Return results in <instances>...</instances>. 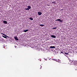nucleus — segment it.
<instances>
[{"instance_id":"obj_1","label":"nucleus","mask_w":77,"mask_h":77,"mask_svg":"<svg viewBox=\"0 0 77 77\" xmlns=\"http://www.w3.org/2000/svg\"><path fill=\"white\" fill-rule=\"evenodd\" d=\"M56 21H58L60 22H61V23H62L63 22V20H60V19H59L58 20H55Z\"/></svg>"},{"instance_id":"obj_2","label":"nucleus","mask_w":77,"mask_h":77,"mask_svg":"<svg viewBox=\"0 0 77 77\" xmlns=\"http://www.w3.org/2000/svg\"><path fill=\"white\" fill-rule=\"evenodd\" d=\"M14 38L15 39V40H17V41H18V37H14Z\"/></svg>"},{"instance_id":"obj_3","label":"nucleus","mask_w":77,"mask_h":77,"mask_svg":"<svg viewBox=\"0 0 77 77\" xmlns=\"http://www.w3.org/2000/svg\"><path fill=\"white\" fill-rule=\"evenodd\" d=\"M38 15H42V13L41 12H38Z\"/></svg>"},{"instance_id":"obj_4","label":"nucleus","mask_w":77,"mask_h":77,"mask_svg":"<svg viewBox=\"0 0 77 77\" xmlns=\"http://www.w3.org/2000/svg\"><path fill=\"white\" fill-rule=\"evenodd\" d=\"M50 48H56V47L54 46H51L50 47Z\"/></svg>"},{"instance_id":"obj_5","label":"nucleus","mask_w":77,"mask_h":77,"mask_svg":"<svg viewBox=\"0 0 77 77\" xmlns=\"http://www.w3.org/2000/svg\"><path fill=\"white\" fill-rule=\"evenodd\" d=\"M51 37H52V38H56V36H55V35H51Z\"/></svg>"},{"instance_id":"obj_6","label":"nucleus","mask_w":77,"mask_h":77,"mask_svg":"<svg viewBox=\"0 0 77 77\" xmlns=\"http://www.w3.org/2000/svg\"><path fill=\"white\" fill-rule=\"evenodd\" d=\"M3 23H4V24H8V22L6 21V20L4 21Z\"/></svg>"},{"instance_id":"obj_7","label":"nucleus","mask_w":77,"mask_h":77,"mask_svg":"<svg viewBox=\"0 0 77 77\" xmlns=\"http://www.w3.org/2000/svg\"><path fill=\"white\" fill-rule=\"evenodd\" d=\"M1 33V34H2V35H3L4 36H6V37H8V35H6L5 34H3V33Z\"/></svg>"},{"instance_id":"obj_8","label":"nucleus","mask_w":77,"mask_h":77,"mask_svg":"<svg viewBox=\"0 0 77 77\" xmlns=\"http://www.w3.org/2000/svg\"><path fill=\"white\" fill-rule=\"evenodd\" d=\"M28 8L29 9H31V6H28Z\"/></svg>"},{"instance_id":"obj_9","label":"nucleus","mask_w":77,"mask_h":77,"mask_svg":"<svg viewBox=\"0 0 77 77\" xmlns=\"http://www.w3.org/2000/svg\"><path fill=\"white\" fill-rule=\"evenodd\" d=\"M28 31H29V29H27L26 30H24L23 32H28Z\"/></svg>"},{"instance_id":"obj_10","label":"nucleus","mask_w":77,"mask_h":77,"mask_svg":"<svg viewBox=\"0 0 77 77\" xmlns=\"http://www.w3.org/2000/svg\"><path fill=\"white\" fill-rule=\"evenodd\" d=\"M52 60H54L55 61H56V62H57V59H52Z\"/></svg>"},{"instance_id":"obj_11","label":"nucleus","mask_w":77,"mask_h":77,"mask_svg":"<svg viewBox=\"0 0 77 77\" xmlns=\"http://www.w3.org/2000/svg\"><path fill=\"white\" fill-rule=\"evenodd\" d=\"M29 19H30L31 20H33V18H32V17L29 18Z\"/></svg>"},{"instance_id":"obj_12","label":"nucleus","mask_w":77,"mask_h":77,"mask_svg":"<svg viewBox=\"0 0 77 77\" xmlns=\"http://www.w3.org/2000/svg\"><path fill=\"white\" fill-rule=\"evenodd\" d=\"M40 26H41V27H44V25H40Z\"/></svg>"},{"instance_id":"obj_13","label":"nucleus","mask_w":77,"mask_h":77,"mask_svg":"<svg viewBox=\"0 0 77 77\" xmlns=\"http://www.w3.org/2000/svg\"><path fill=\"white\" fill-rule=\"evenodd\" d=\"M2 37H3V38H6V39L7 38V37H6V36H4L3 35H2Z\"/></svg>"},{"instance_id":"obj_14","label":"nucleus","mask_w":77,"mask_h":77,"mask_svg":"<svg viewBox=\"0 0 77 77\" xmlns=\"http://www.w3.org/2000/svg\"><path fill=\"white\" fill-rule=\"evenodd\" d=\"M25 10H26V11H27V10H28V11H29V9L28 8H25Z\"/></svg>"},{"instance_id":"obj_15","label":"nucleus","mask_w":77,"mask_h":77,"mask_svg":"<svg viewBox=\"0 0 77 77\" xmlns=\"http://www.w3.org/2000/svg\"><path fill=\"white\" fill-rule=\"evenodd\" d=\"M65 55H68V53L66 52H65Z\"/></svg>"},{"instance_id":"obj_16","label":"nucleus","mask_w":77,"mask_h":77,"mask_svg":"<svg viewBox=\"0 0 77 77\" xmlns=\"http://www.w3.org/2000/svg\"><path fill=\"white\" fill-rule=\"evenodd\" d=\"M75 69L76 71L77 70V67H75Z\"/></svg>"},{"instance_id":"obj_17","label":"nucleus","mask_w":77,"mask_h":77,"mask_svg":"<svg viewBox=\"0 0 77 77\" xmlns=\"http://www.w3.org/2000/svg\"><path fill=\"white\" fill-rule=\"evenodd\" d=\"M57 29V27H55V28H52V29Z\"/></svg>"},{"instance_id":"obj_18","label":"nucleus","mask_w":77,"mask_h":77,"mask_svg":"<svg viewBox=\"0 0 77 77\" xmlns=\"http://www.w3.org/2000/svg\"><path fill=\"white\" fill-rule=\"evenodd\" d=\"M75 63V65H77V62H76Z\"/></svg>"},{"instance_id":"obj_19","label":"nucleus","mask_w":77,"mask_h":77,"mask_svg":"<svg viewBox=\"0 0 77 77\" xmlns=\"http://www.w3.org/2000/svg\"><path fill=\"white\" fill-rule=\"evenodd\" d=\"M54 4H56V2H54Z\"/></svg>"},{"instance_id":"obj_20","label":"nucleus","mask_w":77,"mask_h":77,"mask_svg":"<svg viewBox=\"0 0 77 77\" xmlns=\"http://www.w3.org/2000/svg\"><path fill=\"white\" fill-rule=\"evenodd\" d=\"M52 3H54V2H52Z\"/></svg>"},{"instance_id":"obj_21","label":"nucleus","mask_w":77,"mask_h":77,"mask_svg":"<svg viewBox=\"0 0 77 77\" xmlns=\"http://www.w3.org/2000/svg\"><path fill=\"white\" fill-rule=\"evenodd\" d=\"M61 53H63V52H61Z\"/></svg>"},{"instance_id":"obj_22","label":"nucleus","mask_w":77,"mask_h":77,"mask_svg":"<svg viewBox=\"0 0 77 77\" xmlns=\"http://www.w3.org/2000/svg\"><path fill=\"white\" fill-rule=\"evenodd\" d=\"M48 6H50V5H48Z\"/></svg>"},{"instance_id":"obj_23","label":"nucleus","mask_w":77,"mask_h":77,"mask_svg":"<svg viewBox=\"0 0 77 77\" xmlns=\"http://www.w3.org/2000/svg\"><path fill=\"white\" fill-rule=\"evenodd\" d=\"M77 32V31H76Z\"/></svg>"}]
</instances>
